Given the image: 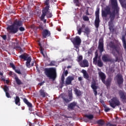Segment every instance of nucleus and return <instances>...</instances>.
Returning a JSON list of instances; mask_svg holds the SVG:
<instances>
[{"label":"nucleus","instance_id":"obj_14","mask_svg":"<svg viewBox=\"0 0 126 126\" xmlns=\"http://www.w3.org/2000/svg\"><path fill=\"white\" fill-rule=\"evenodd\" d=\"M91 87V88H92L95 96H97V89H98V86H96V81L95 80L92 81Z\"/></svg>","mask_w":126,"mask_h":126},{"label":"nucleus","instance_id":"obj_47","mask_svg":"<svg viewBox=\"0 0 126 126\" xmlns=\"http://www.w3.org/2000/svg\"><path fill=\"white\" fill-rule=\"evenodd\" d=\"M49 0H46L45 2V4L46 5V6H50L49 4H50V2L49 1Z\"/></svg>","mask_w":126,"mask_h":126},{"label":"nucleus","instance_id":"obj_55","mask_svg":"<svg viewBox=\"0 0 126 126\" xmlns=\"http://www.w3.org/2000/svg\"><path fill=\"white\" fill-rule=\"evenodd\" d=\"M110 71L113 73V72H115V69L113 68H111L110 69Z\"/></svg>","mask_w":126,"mask_h":126},{"label":"nucleus","instance_id":"obj_44","mask_svg":"<svg viewBox=\"0 0 126 126\" xmlns=\"http://www.w3.org/2000/svg\"><path fill=\"white\" fill-rule=\"evenodd\" d=\"M109 29L110 32H112V33H113V32H115V29H114V27H110V28H109Z\"/></svg>","mask_w":126,"mask_h":126},{"label":"nucleus","instance_id":"obj_57","mask_svg":"<svg viewBox=\"0 0 126 126\" xmlns=\"http://www.w3.org/2000/svg\"><path fill=\"white\" fill-rule=\"evenodd\" d=\"M12 74H13V72L10 71L9 72V75L10 76H12Z\"/></svg>","mask_w":126,"mask_h":126},{"label":"nucleus","instance_id":"obj_4","mask_svg":"<svg viewBox=\"0 0 126 126\" xmlns=\"http://www.w3.org/2000/svg\"><path fill=\"white\" fill-rule=\"evenodd\" d=\"M50 9V6H46L42 9V15L40 17V20L43 21L45 19V17L46 16L47 18H52L53 17V13L49 11Z\"/></svg>","mask_w":126,"mask_h":126},{"label":"nucleus","instance_id":"obj_26","mask_svg":"<svg viewBox=\"0 0 126 126\" xmlns=\"http://www.w3.org/2000/svg\"><path fill=\"white\" fill-rule=\"evenodd\" d=\"M74 91L75 92V94L76 95V96H78V97H79V96H81L82 95V93L80 91V90L75 88L74 89Z\"/></svg>","mask_w":126,"mask_h":126},{"label":"nucleus","instance_id":"obj_29","mask_svg":"<svg viewBox=\"0 0 126 126\" xmlns=\"http://www.w3.org/2000/svg\"><path fill=\"white\" fill-rule=\"evenodd\" d=\"M61 87H63L64 86V74H63L61 76Z\"/></svg>","mask_w":126,"mask_h":126},{"label":"nucleus","instance_id":"obj_56","mask_svg":"<svg viewBox=\"0 0 126 126\" xmlns=\"http://www.w3.org/2000/svg\"><path fill=\"white\" fill-rule=\"evenodd\" d=\"M82 77H78V81H82Z\"/></svg>","mask_w":126,"mask_h":126},{"label":"nucleus","instance_id":"obj_28","mask_svg":"<svg viewBox=\"0 0 126 126\" xmlns=\"http://www.w3.org/2000/svg\"><path fill=\"white\" fill-rule=\"evenodd\" d=\"M122 43L123 44V47L125 50H126V37L125 35H123L122 37Z\"/></svg>","mask_w":126,"mask_h":126},{"label":"nucleus","instance_id":"obj_49","mask_svg":"<svg viewBox=\"0 0 126 126\" xmlns=\"http://www.w3.org/2000/svg\"><path fill=\"white\" fill-rule=\"evenodd\" d=\"M126 0H119V1H120V2L121 5H122V4H123L124 3H125V2H126Z\"/></svg>","mask_w":126,"mask_h":126},{"label":"nucleus","instance_id":"obj_54","mask_svg":"<svg viewBox=\"0 0 126 126\" xmlns=\"http://www.w3.org/2000/svg\"><path fill=\"white\" fill-rule=\"evenodd\" d=\"M88 55H92V50H91V49L89 50L88 51Z\"/></svg>","mask_w":126,"mask_h":126},{"label":"nucleus","instance_id":"obj_20","mask_svg":"<svg viewBox=\"0 0 126 126\" xmlns=\"http://www.w3.org/2000/svg\"><path fill=\"white\" fill-rule=\"evenodd\" d=\"M51 36V32L48 30H44L42 32V36L44 38H47Z\"/></svg>","mask_w":126,"mask_h":126},{"label":"nucleus","instance_id":"obj_3","mask_svg":"<svg viewBox=\"0 0 126 126\" xmlns=\"http://www.w3.org/2000/svg\"><path fill=\"white\" fill-rule=\"evenodd\" d=\"M44 72L46 76L49 77L50 79L56 80V78H57V70L56 68L53 67L45 68Z\"/></svg>","mask_w":126,"mask_h":126},{"label":"nucleus","instance_id":"obj_22","mask_svg":"<svg viewBox=\"0 0 126 126\" xmlns=\"http://www.w3.org/2000/svg\"><path fill=\"white\" fill-rule=\"evenodd\" d=\"M98 75L100 77L102 82L105 80L106 79V75L103 72H98Z\"/></svg>","mask_w":126,"mask_h":126},{"label":"nucleus","instance_id":"obj_13","mask_svg":"<svg viewBox=\"0 0 126 126\" xmlns=\"http://www.w3.org/2000/svg\"><path fill=\"white\" fill-rule=\"evenodd\" d=\"M97 49L99 50L100 54H102L104 52V39L103 38L99 39Z\"/></svg>","mask_w":126,"mask_h":126},{"label":"nucleus","instance_id":"obj_63","mask_svg":"<svg viewBox=\"0 0 126 126\" xmlns=\"http://www.w3.org/2000/svg\"><path fill=\"white\" fill-rule=\"evenodd\" d=\"M39 85H40V86H42V85H43V83H40Z\"/></svg>","mask_w":126,"mask_h":126},{"label":"nucleus","instance_id":"obj_45","mask_svg":"<svg viewBox=\"0 0 126 126\" xmlns=\"http://www.w3.org/2000/svg\"><path fill=\"white\" fill-rule=\"evenodd\" d=\"M106 126H117V125L116 124H111V123L108 122L107 123H106Z\"/></svg>","mask_w":126,"mask_h":126},{"label":"nucleus","instance_id":"obj_8","mask_svg":"<svg viewBox=\"0 0 126 126\" xmlns=\"http://www.w3.org/2000/svg\"><path fill=\"white\" fill-rule=\"evenodd\" d=\"M70 41L73 43L74 48L77 50H79V46L81 44V39L79 36H76L74 38H71Z\"/></svg>","mask_w":126,"mask_h":126},{"label":"nucleus","instance_id":"obj_39","mask_svg":"<svg viewBox=\"0 0 126 126\" xmlns=\"http://www.w3.org/2000/svg\"><path fill=\"white\" fill-rule=\"evenodd\" d=\"M73 2L74 3H75L77 6H79L80 5L79 0H73Z\"/></svg>","mask_w":126,"mask_h":126},{"label":"nucleus","instance_id":"obj_19","mask_svg":"<svg viewBox=\"0 0 126 126\" xmlns=\"http://www.w3.org/2000/svg\"><path fill=\"white\" fill-rule=\"evenodd\" d=\"M22 100L24 103H25V104L27 105V106L29 108V109H30V108H33V105L32 104V103H31V102H29L27 98H23Z\"/></svg>","mask_w":126,"mask_h":126},{"label":"nucleus","instance_id":"obj_42","mask_svg":"<svg viewBox=\"0 0 126 126\" xmlns=\"http://www.w3.org/2000/svg\"><path fill=\"white\" fill-rule=\"evenodd\" d=\"M15 49L17 50L18 51H20L21 52H23V50H22V48L20 47V46H16L15 47Z\"/></svg>","mask_w":126,"mask_h":126},{"label":"nucleus","instance_id":"obj_17","mask_svg":"<svg viewBox=\"0 0 126 126\" xmlns=\"http://www.w3.org/2000/svg\"><path fill=\"white\" fill-rule=\"evenodd\" d=\"M79 64L81 67H88L89 66V63L86 59L82 60Z\"/></svg>","mask_w":126,"mask_h":126},{"label":"nucleus","instance_id":"obj_33","mask_svg":"<svg viewBox=\"0 0 126 126\" xmlns=\"http://www.w3.org/2000/svg\"><path fill=\"white\" fill-rule=\"evenodd\" d=\"M39 93L43 98H45V97H46V94L45 93V91H44V90H40Z\"/></svg>","mask_w":126,"mask_h":126},{"label":"nucleus","instance_id":"obj_48","mask_svg":"<svg viewBox=\"0 0 126 126\" xmlns=\"http://www.w3.org/2000/svg\"><path fill=\"white\" fill-rule=\"evenodd\" d=\"M5 94L7 98H11V96H10V94H9V93H8V92L5 93Z\"/></svg>","mask_w":126,"mask_h":126},{"label":"nucleus","instance_id":"obj_51","mask_svg":"<svg viewBox=\"0 0 126 126\" xmlns=\"http://www.w3.org/2000/svg\"><path fill=\"white\" fill-rule=\"evenodd\" d=\"M108 26H109V28H110L111 27H114L113 24L111 23H109Z\"/></svg>","mask_w":126,"mask_h":126},{"label":"nucleus","instance_id":"obj_12","mask_svg":"<svg viewBox=\"0 0 126 126\" xmlns=\"http://www.w3.org/2000/svg\"><path fill=\"white\" fill-rule=\"evenodd\" d=\"M109 47L111 49H113L111 53L113 56H116V52L117 54H120V48L119 46L111 42L109 45Z\"/></svg>","mask_w":126,"mask_h":126},{"label":"nucleus","instance_id":"obj_5","mask_svg":"<svg viewBox=\"0 0 126 126\" xmlns=\"http://www.w3.org/2000/svg\"><path fill=\"white\" fill-rule=\"evenodd\" d=\"M19 58L21 59V60L27 61L26 64L27 67L30 68L31 66H34V62L32 63L31 65L30 64L31 61H32V58H31V57H28V55L22 54L19 56Z\"/></svg>","mask_w":126,"mask_h":126},{"label":"nucleus","instance_id":"obj_23","mask_svg":"<svg viewBox=\"0 0 126 126\" xmlns=\"http://www.w3.org/2000/svg\"><path fill=\"white\" fill-rule=\"evenodd\" d=\"M119 96L120 98L122 99V100H126V95L125 94V93L122 91H120L119 93Z\"/></svg>","mask_w":126,"mask_h":126},{"label":"nucleus","instance_id":"obj_34","mask_svg":"<svg viewBox=\"0 0 126 126\" xmlns=\"http://www.w3.org/2000/svg\"><path fill=\"white\" fill-rule=\"evenodd\" d=\"M82 60H83V57H82V55H80L78 57L77 61L79 63L81 62H82Z\"/></svg>","mask_w":126,"mask_h":126},{"label":"nucleus","instance_id":"obj_38","mask_svg":"<svg viewBox=\"0 0 126 126\" xmlns=\"http://www.w3.org/2000/svg\"><path fill=\"white\" fill-rule=\"evenodd\" d=\"M49 65L50 66H55V65H56V62L54 61H51L49 63Z\"/></svg>","mask_w":126,"mask_h":126},{"label":"nucleus","instance_id":"obj_24","mask_svg":"<svg viewBox=\"0 0 126 126\" xmlns=\"http://www.w3.org/2000/svg\"><path fill=\"white\" fill-rule=\"evenodd\" d=\"M14 99L15 100V103L17 106H20L21 102H20V98H19V96H16L15 97H14Z\"/></svg>","mask_w":126,"mask_h":126},{"label":"nucleus","instance_id":"obj_1","mask_svg":"<svg viewBox=\"0 0 126 126\" xmlns=\"http://www.w3.org/2000/svg\"><path fill=\"white\" fill-rule=\"evenodd\" d=\"M111 5L112 9L114 10L111 11V8L107 7L104 11H102L101 15L102 17H105V18L108 15H109L110 22H113L116 18V16H119L120 8L118 6V1L117 0H111Z\"/></svg>","mask_w":126,"mask_h":126},{"label":"nucleus","instance_id":"obj_32","mask_svg":"<svg viewBox=\"0 0 126 126\" xmlns=\"http://www.w3.org/2000/svg\"><path fill=\"white\" fill-rule=\"evenodd\" d=\"M97 124L103 126L105 125V121L102 120H99L97 121Z\"/></svg>","mask_w":126,"mask_h":126},{"label":"nucleus","instance_id":"obj_53","mask_svg":"<svg viewBox=\"0 0 126 126\" xmlns=\"http://www.w3.org/2000/svg\"><path fill=\"white\" fill-rule=\"evenodd\" d=\"M1 37L3 40H6V35H3Z\"/></svg>","mask_w":126,"mask_h":126},{"label":"nucleus","instance_id":"obj_50","mask_svg":"<svg viewBox=\"0 0 126 126\" xmlns=\"http://www.w3.org/2000/svg\"><path fill=\"white\" fill-rule=\"evenodd\" d=\"M63 74H64L65 76H67V74H68V71L66 70L63 72Z\"/></svg>","mask_w":126,"mask_h":126},{"label":"nucleus","instance_id":"obj_41","mask_svg":"<svg viewBox=\"0 0 126 126\" xmlns=\"http://www.w3.org/2000/svg\"><path fill=\"white\" fill-rule=\"evenodd\" d=\"M18 29L21 32H23V31H25V28H24V27H23L22 26L20 27V28H18Z\"/></svg>","mask_w":126,"mask_h":126},{"label":"nucleus","instance_id":"obj_2","mask_svg":"<svg viewBox=\"0 0 126 126\" xmlns=\"http://www.w3.org/2000/svg\"><path fill=\"white\" fill-rule=\"evenodd\" d=\"M22 25H23L22 21L19 19H16L12 25L7 27L6 30L9 34H16L18 32V28Z\"/></svg>","mask_w":126,"mask_h":126},{"label":"nucleus","instance_id":"obj_37","mask_svg":"<svg viewBox=\"0 0 126 126\" xmlns=\"http://www.w3.org/2000/svg\"><path fill=\"white\" fill-rule=\"evenodd\" d=\"M3 90L5 92V93H6L7 92H8V90H9V89L8 88V87H7V86L5 85L4 86V88H3Z\"/></svg>","mask_w":126,"mask_h":126},{"label":"nucleus","instance_id":"obj_10","mask_svg":"<svg viewBox=\"0 0 126 126\" xmlns=\"http://www.w3.org/2000/svg\"><path fill=\"white\" fill-rule=\"evenodd\" d=\"M115 79L118 84L119 87L122 88L123 87V84H124V78L123 77V75L118 74L115 77Z\"/></svg>","mask_w":126,"mask_h":126},{"label":"nucleus","instance_id":"obj_30","mask_svg":"<svg viewBox=\"0 0 126 126\" xmlns=\"http://www.w3.org/2000/svg\"><path fill=\"white\" fill-rule=\"evenodd\" d=\"M97 59H98V53L95 52V57L93 59V63L94 64H97V63L98 61H97Z\"/></svg>","mask_w":126,"mask_h":126},{"label":"nucleus","instance_id":"obj_61","mask_svg":"<svg viewBox=\"0 0 126 126\" xmlns=\"http://www.w3.org/2000/svg\"><path fill=\"white\" fill-rule=\"evenodd\" d=\"M40 53H41V54H42V55H43L44 56V53L43 52V50H41Z\"/></svg>","mask_w":126,"mask_h":126},{"label":"nucleus","instance_id":"obj_58","mask_svg":"<svg viewBox=\"0 0 126 126\" xmlns=\"http://www.w3.org/2000/svg\"><path fill=\"white\" fill-rule=\"evenodd\" d=\"M5 81L7 84H8V83H9V81L8 80H6Z\"/></svg>","mask_w":126,"mask_h":126},{"label":"nucleus","instance_id":"obj_52","mask_svg":"<svg viewBox=\"0 0 126 126\" xmlns=\"http://www.w3.org/2000/svg\"><path fill=\"white\" fill-rule=\"evenodd\" d=\"M121 5H122V7H124V8H125V9H126V3H124Z\"/></svg>","mask_w":126,"mask_h":126},{"label":"nucleus","instance_id":"obj_31","mask_svg":"<svg viewBox=\"0 0 126 126\" xmlns=\"http://www.w3.org/2000/svg\"><path fill=\"white\" fill-rule=\"evenodd\" d=\"M96 63L97 64V66H99V67H102V66H103V62H102L101 59L98 60Z\"/></svg>","mask_w":126,"mask_h":126},{"label":"nucleus","instance_id":"obj_9","mask_svg":"<svg viewBox=\"0 0 126 126\" xmlns=\"http://www.w3.org/2000/svg\"><path fill=\"white\" fill-rule=\"evenodd\" d=\"M100 9L99 8L96 9L95 11V19L94 20V26L96 29L99 28L100 26Z\"/></svg>","mask_w":126,"mask_h":126},{"label":"nucleus","instance_id":"obj_21","mask_svg":"<svg viewBox=\"0 0 126 126\" xmlns=\"http://www.w3.org/2000/svg\"><path fill=\"white\" fill-rule=\"evenodd\" d=\"M82 73L83 74L84 78L87 80H89V74L87 73V71L85 69H82L81 71Z\"/></svg>","mask_w":126,"mask_h":126},{"label":"nucleus","instance_id":"obj_59","mask_svg":"<svg viewBox=\"0 0 126 126\" xmlns=\"http://www.w3.org/2000/svg\"><path fill=\"white\" fill-rule=\"evenodd\" d=\"M118 61H119V57H116L115 62H118Z\"/></svg>","mask_w":126,"mask_h":126},{"label":"nucleus","instance_id":"obj_25","mask_svg":"<svg viewBox=\"0 0 126 126\" xmlns=\"http://www.w3.org/2000/svg\"><path fill=\"white\" fill-rule=\"evenodd\" d=\"M102 82L105 84V85H106V87H109L111 85V82H112V81L110 79H108L106 81H105L104 80Z\"/></svg>","mask_w":126,"mask_h":126},{"label":"nucleus","instance_id":"obj_46","mask_svg":"<svg viewBox=\"0 0 126 126\" xmlns=\"http://www.w3.org/2000/svg\"><path fill=\"white\" fill-rule=\"evenodd\" d=\"M14 70H15V72H16L18 74H21V72L20 71V69H16V68H15V69H14Z\"/></svg>","mask_w":126,"mask_h":126},{"label":"nucleus","instance_id":"obj_15","mask_svg":"<svg viewBox=\"0 0 126 126\" xmlns=\"http://www.w3.org/2000/svg\"><path fill=\"white\" fill-rule=\"evenodd\" d=\"M73 80H74V77L73 76H68L66 79L65 83H64L65 86H67V85H71V82H72Z\"/></svg>","mask_w":126,"mask_h":126},{"label":"nucleus","instance_id":"obj_60","mask_svg":"<svg viewBox=\"0 0 126 126\" xmlns=\"http://www.w3.org/2000/svg\"><path fill=\"white\" fill-rule=\"evenodd\" d=\"M43 22L44 23H46V22H47V19H43Z\"/></svg>","mask_w":126,"mask_h":126},{"label":"nucleus","instance_id":"obj_43","mask_svg":"<svg viewBox=\"0 0 126 126\" xmlns=\"http://www.w3.org/2000/svg\"><path fill=\"white\" fill-rule=\"evenodd\" d=\"M10 66L11 67H12V68H13V69H15V68H16L15 67V65H14V64H13V63H10Z\"/></svg>","mask_w":126,"mask_h":126},{"label":"nucleus","instance_id":"obj_64","mask_svg":"<svg viewBox=\"0 0 126 126\" xmlns=\"http://www.w3.org/2000/svg\"><path fill=\"white\" fill-rule=\"evenodd\" d=\"M29 126H33L32 125V123H29Z\"/></svg>","mask_w":126,"mask_h":126},{"label":"nucleus","instance_id":"obj_11","mask_svg":"<svg viewBox=\"0 0 126 126\" xmlns=\"http://www.w3.org/2000/svg\"><path fill=\"white\" fill-rule=\"evenodd\" d=\"M73 99V96H72V90L68 91V96L66 97H63V99L64 103H69L71 101H72Z\"/></svg>","mask_w":126,"mask_h":126},{"label":"nucleus","instance_id":"obj_40","mask_svg":"<svg viewBox=\"0 0 126 126\" xmlns=\"http://www.w3.org/2000/svg\"><path fill=\"white\" fill-rule=\"evenodd\" d=\"M83 19L84 21H89V18L87 16H83Z\"/></svg>","mask_w":126,"mask_h":126},{"label":"nucleus","instance_id":"obj_16","mask_svg":"<svg viewBox=\"0 0 126 126\" xmlns=\"http://www.w3.org/2000/svg\"><path fill=\"white\" fill-rule=\"evenodd\" d=\"M77 105V102L73 101L72 102H71L68 104L67 109L69 110L73 111V110H74V108L76 107Z\"/></svg>","mask_w":126,"mask_h":126},{"label":"nucleus","instance_id":"obj_36","mask_svg":"<svg viewBox=\"0 0 126 126\" xmlns=\"http://www.w3.org/2000/svg\"><path fill=\"white\" fill-rule=\"evenodd\" d=\"M104 112H105V113H108V112H109V111L111 110L110 108L107 107L106 105H104Z\"/></svg>","mask_w":126,"mask_h":126},{"label":"nucleus","instance_id":"obj_27","mask_svg":"<svg viewBox=\"0 0 126 126\" xmlns=\"http://www.w3.org/2000/svg\"><path fill=\"white\" fill-rule=\"evenodd\" d=\"M15 80L18 85H21L22 84H23L22 82H21V80L19 79V78H18V77H17V76H15Z\"/></svg>","mask_w":126,"mask_h":126},{"label":"nucleus","instance_id":"obj_35","mask_svg":"<svg viewBox=\"0 0 126 126\" xmlns=\"http://www.w3.org/2000/svg\"><path fill=\"white\" fill-rule=\"evenodd\" d=\"M86 118H87V119H89V120H92L94 118V116L93 115H86Z\"/></svg>","mask_w":126,"mask_h":126},{"label":"nucleus","instance_id":"obj_6","mask_svg":"<svg viewBox=\"0 0 126 126\" xmlns=\"http://www.w3.org/2000/svg\"><path fill=\"white\" fill-rule=\"evenodd\" d=\"M86 25L84 24L82 25V27L81 28H77V31L78 32V34L79 35H81V33L83 32L85 34H86L87 36H89V34L91 32V30L88 27H86Z\"/></svg>","mask_w":126,"mask_h":126},{"label":"nucleus","instance_id":"obj_7","mask_svg":"<svg viewBox=\"0 0 126 126\" xmlns=\"http://www.w3.org/2000/svg\"><path fill=\"white\" fill-rule=\"evenodd\" d=\"M109 102L110 107L113 108V109H115L116 107L121 106V101H120V99L117 97H113Z\"/></svg>","mask_w":126,"mask_h":126},{"label":"nucleus","instance_id":"obj_62","mask_svg":"<svg viewBox=\"0 0 126 126\" xmlns=\"http://www.w3.org/2000/svg\"><path fill=\"white\" fill-rule=\"evenodd\" d=\"M1 80H2V81H4V82L5 81V79H4V78H2L1 79Z\"/></svg>","mask_w":126,"mask_h":126},{"label":"nucleus","instance_id":"obj_18","mask_svg":"<svg viewBox=\"0 0 126 126\" xmlns=\"http://www.w3.org/2000/svg\"><path fill=\"white\" fill-rule=\"evenodd\" d=\"M102 60L103 63H108L109 62H111L112 60H111V58H110V56L108 54H104L102 56Z\"/></svg>","mask_w":126,"mask_h":126}]
</instances>
